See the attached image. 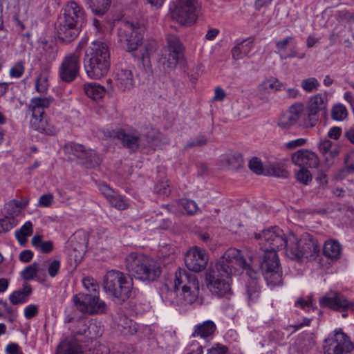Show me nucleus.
<instances>
[{"mask_svg": "<svg viewBox=\"0 0 354 354\" xmlns=\"http://www.w3.org/2000/svg\"><path fill=\"white\" fill-rule=\"evenodd\" d=\"M254 238L264 251L260 267L267 284L273 286L281 285L282 272L276 250L283 248L286 235L279 227L273 226L255 233Z\"/></svg>", "mask_w": 354, "mask_h": 354, "instance_id": "obj_1", "label": "nucleus"}, {"mask_svg": "<svg viewBox=\"0 0 354 354\" xmlns=\"http://www.w3.org/2000/svg\"><path fill=\"white\" fill-rule=\"evenodd\" d=\"M245 266L246 261L241 252L236 248L228 249L215 266L207 272V288L219 297L230 295L231 276L236 272L237 267Z\"/></svg>", "mask_w": 354, "mask_h": 354, "instance_id": "obj_2", "label": "nucleus"}, {"mask_svg": "<svg viewBox=\"0 0 354 354\" xmlns=\"http://www.w3.org/2000/svg\"><path fill=\"white\" fill-rule=\"evenodd\" d=\"M86 22V13L82 6L75 1H70L61 10L57 21V32L59 38L71 42L80 34Z\"/></svg>", "mask_w": 354, "mask_h": 354, "instance_id": "obj_3", "label": "nucleus"}, {"mask_svg": "<svg viewBox=\"0 0 354 354\" xmlns=\"http://www.w3.org/2000/svg\"><path fill=\"white\" fill-rule=\"evenodd\" d=\"M118 41L133 52L134 57L142 59L144 64L149 62L150 56L156 51L154 43L142 42V35L140 29L133 23L122 21L118 28Z\"/></svg>", "mask_w": 354, "mask_h": 354, "instance_id": "obj_4", "label": "nucleus"}, {"mask_svg": "<svg viewBox=\"0 0 354 354\" xmlns=\"http://www.w3.org/2000/svg\"><path fill=\"white\" fill-rule=\"evenodd\" d=\"M84 68L88 77L98 80L104 77L110 69L109 46L101 41H93L86 48L84 56Z\"/></svg>", "mask_w": 354, "mask_h": 354, "instance_id": "obj_5", "label": "nucleus"}, {"mask_svg": "<svg viewBox=\"0 0 354 354\" xmlns=\"http://www.w3.org/2000/svg\"><path fill=\"white\" fill-rule=\"evenodd\" d=\"M103 289L108 296L120 301L134 298L137 289L133 288V279L122 272L111 270L104 277Z\"/></svg>", "mask_w": 354, "mask_h": 354, "instance_id": "obj_6", "label": "nucleus"}, {"mask_svg": "<svg viewBox=\"0 0 354 354\" xmlns=\"http://www.w3.org/2000/svg\"><path fill=\"white\" fill-rule=\"evenodd\" d=\"M125 267L129 274L143 281H153L160 274L156 261L142 253H130L125 258Z\"/></svg>", "mask_w": 354, "mask_h": 354, "instance_id": "obj_7", "label": "nucleus"}, {"mask_svg": "<svg viewBox=\"0 0 354 354\" xmlns=\"http://www.w3.org/2000/svg\"><path fill=\"white\" fill-rule=\"evenodd\" d=\"M73 301L75 308L84 315L103 314L107 310L106 303L97 294L80 292L73 295Z\"/></svg>", "mask_w": 354, "mask_h": 354, "instance_id": "obj_8", "label": "nucleus"}, {"mask_svg": "<svg viewBox=\"0 0 354 354\" xmlns=\"http://www.w3.org/2000/svg\"><path fill=\"white\" fill-rule=\"evenodd\" d=\"M198 8L196 0H179L171 12L172 19L183 26H191L197 19Z\"/></svg>", "mask_w": 354, "mask_h": 354, "instance_id": "obj_9", "label": "nucleus"}, {"mask_svg": "<svg viewBox=\"0 0 354 354\" xmlns=\"http://www.w3.org/2000/svg\"><path fill=\"white\" fill-rule=\"evenodd\" d=\"M63 151L68 158L74 156L80 160L84 164L92 167L97 166L101 162L100 156L91 149H86L84 145L75 142H68L63 146Z\"/></svg>", "mask_w": 354, "mask_h": 354, "instance_id": "obj_10", "label": "nucleus"}, {"mask_svg": "<svg viewBox=\"0 0 354 354\" xmlns=\"http://www.w3.org/2000/svg\"><path fill=\"white\" fill-rule=\"evenodd\" d=\"M80 52L76 50L64 57L58 69V75L60 80L70 83L77 78L80 69Z\"/></svg>", "mask_w": 354, "mask_h": 354, "instance_id": "obj_11", "label": "nucleus"}, {"mask_svg": "<svg viewBox=\"0 0 354 354\" xmlns=\"http://www.w3.org/2000/svg\"><path fill=\"white\" fill-rule=\"evenodd\" d=\"M325 342L324 354H354L353 344L342 330H335Z\"/></svg>", "mask_w": 354, "mask_h": 354, "instance_id": "obj_12", "label": "nucleus"}, {"mask_svg": "<svg viewBox=\"0 0 354 354\" xmlns=\"http://www.w3.org/2000/svg\"><path fill=\"white\" fill-rule=\"evenodd\" d=\"M167 54H163L159 59L164 69L173 68L178 63L183 46L178 36L169 34L167 37Z\"/></svg>", "mask_w": 354, "mask_h": 354, "instance_id": "obj_13", "label": "nucleus"}, {"mask_svg": "<svg viewBox=\"0 0 354 354\" xmlns=\"http://www.w3.org/2000/svg\"><path fill=\"white\" fill-rule=\"evenodd\" d=\"M115 138L131 152L137 151L140 147H151V142L153 140V137L149 138L148 135L141 136L136 132H126L124 130L117 131Z\"/></svg>", "mask_w": 354, "mask_h": 354, "instance_id": "obj_14", "label": "nucleus"}, {"mask_svg": "<svg viewBox=\"0 0 354 354\" xmlns=\"http://www.w3.org/2000/svg\"><path fill=\"white\" fill-rule=\"evenodd\" d=\"M207 262L208 257L205 250L198 247L190 248L185 256L186 267L195 272L203 270L206 268Z\"/></svg>", "mask_w": 354, "mask_h": 354, "instance_id": "obj_15", "label": "nucleus"}, {"mask_svg": "<svg viewBox=\"0 0 354 354\" xmlns=\"http://www.w3.org/2000/svg\"><path fill=\"white\" fill-rule=\"evenodd\" d=\"M319 304L322 307H328L337 311H345L353 309L354 303L347 300L341 293L331 291L320 298Z\"/></svg>", "mask_w": 354, "mask_h": 354, "instance_id": "obj_16", "label": "nucleus"}, {"mask_svg": "<svg viewBox=\"0 0 354 354\" xmlns=\"http://www.w3.org/2000/svg\"><path fill=\"white\" fill-rule=\"evenodd\" d=\"M301 120H306V111L303 104H295L281 114L277 124L281 128L288 129Z\"/></svg>", "mask_w": 354, "mask_h": 354, "instance_id": "obj_17", "label": "nucleus"}, {"mask_svg": "<svg viewBox=\"0 0 354 354\" xmlns=\"http://www.w3.org/2000/svg\"><path fill=\"white\" fill-rule=\"evenodd\" d=\"M99 189L111 206L118 210H124L128 208L127 198L113 190L107 184H100Z\"/></svg>", "mask_w": 354, "mask_h": 354, "instance_id": "obj_18", "label": "nucleus"}, {"mask_svg": "<svg viewBox=\"0 0 354 354\" xmlns=\"http://www.w3.org/2000/svg\"><path fill=\"white\" fill-rule=\"evenodd\" d=\"M115 85L121 92H129L136 86V80L131 70L121 68L114 75Z\"/></svg>", "mask_w": 354, "mask_h": 354, "instance_id": "obj_19", "label": "nucleus"}, {"mask_svg": "<svg viewBox=\"0 0 354 354\" xmlns=\"http://www.w3.org/2000/svg\"><path fill=\"white\" fill-rule=\"evenodd\" d=\"M246 271V274L250 277V281L246 285V293L249 304L255 302L259 297L260 287L257 282L259 276V272L253 269L247 262L246 266L240 267Z\"/></svg>", "mask_w": 354, "mask_h": 354, "instance_id": "obj_20", "label": "nucleus"}, {"mask_svg": "<svg viewBox=\"0 0 354 354\" xmlns=\"http://www.w3.org/2000/svg\"><path fill=\"white\" fill-rule=\"evenodd\" d=\"M292 161L295 165L305 168H315L319 163L317 154L307 149L296 151L292 156Z\"/></svg>", "mask_w": 354, "mask_h": 354, "instance_id": "obj_21", "label": "nucleus"}, {"mask_svg": "<svg viewBox=\"0 0 354 354\" xmlns=\"http://www.w3.org/2000/svg\"><path fill=\"white\" fill-rule=\"evenodd\" d=\"M302 239L299 238L292 232L286 235L283 248H286V256L292 260H300L302 259Z\"/></svg>", "mask_w": 354, "mask_h": 354, "instance_id": "obj_22", "label": "nucleus"}, {"mask_svg": "<svg viewBox=\"0 0 354 354\" xmlns=\"http://www.w3.org/2000/svg\"><path fill=\"white\" fill-rule=\"evenodd\" d=\"M328 104L327 96L324 94L318 93L311 97L308 105V113L306 118L309 121H316V115L319 111L326 112Z\"/></svg>", "mask_w": 354, "mask_h": 354, "instance_id": "obj_23", "label": "nucleus"}, {"mask_svg": "<svg viewBox=\"0 0 354 354\" xmlns=\"http://www.w3.org/2000/svg\"><path fill=\"white\" fill-rule=\"evenodd\" d=\"M174 289L176 292L199 283L196 276L184 269L178 268L175 272Z\"/></svg>", "mask_w": 354, "mask_h": 354, "instance_id": "obj_24", "label": "nucleus"}, {"mask_svg": "<svg viewBox=\"0 0 354 354\" xmlns=\"http://www.w3.org/2000/svg\"><path fill=\"white\" fill-rule=\"evenodd\" d=\"M58 48L55 44H49L47 41L43 42L39 50V62L44 67L50 68L51 64L57 58Z\"/></svg>", "mask_w": 354, "mask_h": 354, "instance_id": "obj_25", "label": "nucleus"}, {"mask_svg": "<svg viewBox=\"0 0 354 354\" xmlns=\"http://www.w3.org/2000/svg\"><path fill=\"white\" fill-rule=\"evenodd\" d=\"M302 241V258H306L309 260L315 259L320 251V247L317 241L310 234L304 236Z\"/></svg>", "mask_w": 354, "mask_h": 354, "instance_id": "obj_26", "label": "nucleus"}, {"mask_svg": "<svg viewBox=\"0 0 354 354\" xmlns=\"http://www.w3.org/2000/svg\"><path fill=\"white\" fill-rule=\"evenodd\" d=\"M53 100V98L50 97H32L28 106L32 118L44 116V110L50 106Z\"/></svg>", "mask_w": 354, "mask_h": 354, "instance_id": "obj_27", "label": "nucleus"}, {"mask_svg": "<svg viewBox=\"0 0 354 354\" xmlns=\"http://www.w3.org/2000/svg\"><path fill=\"white\" fill-rule=\"evenodd\" d=\"M216 330L215 323L212 320H207L194 326L192 337L209 339L213 337Z\"/></svg>", "mask_w": 354, "mask_h": 354, "instance_id": "obj_28", "label": "nucleus"}, {"mask_svg": "<svg viewBox=\"0 0 354 354\" xmlns=\"http://www.w3.org/2000/svg\"><path fill=\"white\" fill-rule=\"evenodd\" d=\"M200 286L199 283L187 288L176 292L178 296V302L181 305L192 304L198 298Z\"/></svg>", "mask_w": 354, "mask_h": 354, "instance_id": "obj_29", "label": "nucleus"}, {"mask_svg": "<svg viewBox=\"0 0 354 354\" xmlns=\"http://www.w3.org/2000/svg\"><path fill=\"white\" fill-rule=\"evenodd\" d=\"M32 127L45 135L55 136L57 133V129L53 124L47 120L44 116L32 118L31 121Z\"/></svg>", "mask_w": 354, "mask_h": 354, "instance_id": "obj_30", "label": "nucleus"}, {"mask_svg": "<svg viewBox=\"0 0 354 354\" xmlns=\"http://www.w3.org/2000/svg\"><path fill=\"white\" fill-rule=\"evenodd\" d=\"M118 330L124 336L132 335L137 332L136 322L126 316H121L117 322Z\"/></svg>", "mask_w": 354, "mask_h": 354, "instance_id": "obj_31", "label": "nucleus"}, {"mask_svg": "<svg viewBox=\"0 0 354 354\" xmlns=\"http://www.w3.org/2000/svg\"><path fill=\"white\" fill-rule=\"evenodd\" d=\"M96 15H104L109 10L111 0H83Z\"/></svg>", "mask_w": 354, "mask_h": 354, "instance_id": "obj_32", "label": "nucleus"}, {"mask_svg": "<svg viewBox=\"0 0 354 354\" xmlns=\"http://www.w3.org/2000/svg\"><path fill=\"white\" fill-rule=\"evenodd\" d=\"M86 95L93 100L102 99L105 95V88L95 82L86 83L84 85Z\"/></svg>", "mask_w": 354, "mask_h": 354, "instance_id": "obj_33", "label": "nucleus"}, {"mask_svg": "<svg viewBox=\"0 0 354 354\" xmlns=\"http://www.w3.org/2000/svg\"><path fill=\"white\" fill-rule=\"evenodd\" d=\"M323 252L328 259L337 260L341 256L342 248L338 241H328L324 243Z\"/></svg>", "mask_w": 354, "mask_h": 354, "instance_id": "obj_34", "label": "nucleus"}, {"mask_svg": "<svg viewBox=\"0 0 354 354\" xmlns=\"http://www.w3.org/2000/svg\"><path fill=\"white\" fill-rule=\"evenodd\" d=\"M31 243L37 251L44 254L50 253L54 248L53 243L51 241H44L40 234L35 235L32 238Z\"/></svg>", "mask_w": 354, "mask_h": 354, "instance_id": "obj_35", "label": "nucleus"}, {"mask_svg": "<svg viewBox=\"0 0 354 354\" xmlns=\"http://www.w3.org/2000/svg\"><path fill=\"white\" fill-rule=\"evenodd\" d=\"M252 46V43L247 40L238 44L232 50L233 59L236 60L243 59L251 52Z\"/></svg>", "mask_w": 354, "mask_h": 354, "instance_id": "obj_36", "label": "nucleus"}, {"mask_svg": "<svg viewBox=\"0 0 354 354\" xmlns=\"http://www.w3.org/2000/svg\"><path fill=\"white\" fill-rule=\"evenodd\" d=\"M283 84L277 78L270 77L263 80L259 85V90L261 93H271L281 89Z\"/></svg>", "mask_w": 354, "mask_h": 354, "instance_id": "obj_37", "label": "nucleus"}, {"mask_svg": "<svg viewBox=\"0 0 354 354\" xmlns=\"http://www.w3.org/2000/svg\"><path fill=\"white\" fill-rule=\"evenodd\" d=\"M48 68L44 67L36 79L35 89L37 92L45 93L49 87Z\"/></svg>", "mask_w": 354, "mask_h": 354, "instance_id": "obj_38", "label": "nucleus"}, {"mask_svg": "<svg viewBox=\"0 0 354 354\" xmlns=\"http://www.w3.org/2000/svg\"><path fill=\"white\" fill-rule=\"evenodd\" d=\"M33 227L31 221H26L19 230L15 232V237L21 245H24L27 241V237L32 234Z\"/></svg>", "mask_w": 354, "mask_h": 354, "instance_id": "obj_39", "label": "nucleus"}, {"mask_svg": "<svg viewBox=\"0 0 354 354\" xmlns=\"http://www.w3.org/2000/svg\"><path fill=\"white\" fill-rule=\"evenodd\" d=\"M82 285L84 288L92 294L99 295L100 287L95 279L91 277H86L82 279Z\"/></svg>", "mask_w": 354, "mask_h": 354, "instance_id": "obj_40", "label": "nucleus"}, {"mask_svg": "<svg viewBox=\"0 0 354 354\" xmlns=\"http://www.w3.org/2000/svg\"><path fill=\"white\" fill-rule=\"evenodd\" d=\"M47 271L49 276L52 278L55 277L61 267V261L56 259H48L46 261Z\"/></svg>", "mask_w": 354, "mask_h": 354, "instance_id": "obj_41", "label": "nucleus"}, {"mask_svg": "<svg viewBox=\"0 0 354 354\" xmlns=\"http://www.w3.org/2000/svg\"><path fill=\"white\" fill-rule=\"evenodd\" d=\"M295 178L298 182L304 185H308L312 181V175L305 167H300L295 174Z\"/></svg>", "mask_w": 354, "mask_h": 354, "instance_id": "obj_42", "label": "nucleus"}, {"mask_svg": "<svg viewBox=\"0 0 354 354\" xmlns=\"http://www.w3.org/2000/svg\"><path fill=\"white\" fill-rule=\"evenodd\" d=\"M227 162L230 169H237L243 165V156L239 153L230 155L227 157Z\"/></svg>", "mask_w": 354, "mask_h": 354, "instance_id": "obj_43", "label": "nucleus"}, {"mask_svg": "<svg viewBox=\"0 0 354 354\" xmlns=\"http://www.w3.org/2000/svg\"><path fill=\"white\" fill-rule=\"evenodd\" d=\"M331 117L335 120L341 121L347 117V110L342 104L334 106L331 110Z\"/></svg>", "mask_w": 354, "mask_h": 354, "instance_id": "obj_44", "label": "nucleus"}, {"mask_svg": "<svg viewBox=\"0 0 354 354\" xmlns=\"http://www.w3.org/2000/svg\"><path fill=\"white\" fill-rule=\"evenodd\" d=\"M320 86L319 82L315 77L304 79L301 82V88L306 92H312Z\"/></svg>", "mask_w": 354, "mask_h": 354, "instance_id": "obj_45", "label": "nucleus"}, {"mask_svg": "<svg viewBox=\"0 0 354 354\" xmlns=\"http://www.w3.org/2000/svg\"><path fill=\"white\" fill-rule=\"evenodd\" d=\"M24 71V62L19 61L16 62L10 69L9 75L12 78H19L23 75Z\"/></svg>", "mask_w": 354, "mask_h": 354, "instance_id": "obj_46", "label": "nucleus"}, {"mask_svg": "<svg viewBox=\"0 0 354 354\" xmlns=\"http://www.w3.org/2000/svg\"><path fill=\"white\" fill-rule=\"evenodd\" d=\"M338 19L344 23H347L351 26L354 24V13L348 10H343L339 11L337 14Z\"/></svg>", "mask_w": 354, "mask_h": 354, "instance_id": "obj_47", "label": "nucleus"}, {"mask_svg": "<svg viewBox=\"0 0 354 354\" xmlns=\"http://www.w3.org/2000/svg\"><path fill=\"white\" fill-rule=\"evenodd\" d=\"M16 225L14 218L6 216L0 220V234L10 230Z\"/></svg>", "mask_w": 354, "mask_h": 354, "instance_id": "obj_48", "label": "nucleus"}, {"mask_svg": "<svg viewBox=\"0 0 354 354\" xmlns=\"http://www.w3.org/2000/svg\"><path fill=\"white\" fill-rule=\"evenodd\" d=\"M37 271V267L35 263L29 265L22 271V277L25 280H32L36 276Z\"/></svg>", "mask_w": 354, "mask_h": 354, "instance_id": "obj_49", "label": "nucleus"}, {"mask_svg": "<svg viewBox=\"0 0 354 354\" xmlns=\"http://www.w3.org/2000/svg\"><path fill=\"white\" fill-rule=\"evenodd\" d=\"M10 301L13 305H17L26 301L27 298L25 294L19 290L14 291L9 297Z\"/></svg>", "mask_w": 354, "mask_h": 354, "instance_id": "obj_50", "label": "nucleus"}, {"mask_svg": "<svg viewBox=\"0 0 354 354\" xmlns=\"http://www.w3.org/2000/svg\"><path fill=\"white\" fill-rule=\"evenodd\" d=\"M181 205L188 214H194L198 210L197 204L192 200L183 199Z\"/></svg>", "mask_w": 354, "mask_h": 354, "instance_id": "obj_51", "label": "nucleus"}, {"mask_svg": "<svg viewBox=\"0 0 354 354\" xmlns=\"http://www.w3.org/2000/svg\"><path fill=\"white\" fill-rule=\"evenodd\" d=\"M6 209L7 214L12 218H15V216L19 214L21 210L17 203V200H12L6 205Z\"/></svg>", "mask_w": 354, "mask_h": 354, "instance_id": "obj_52", "label": "nucleus"}, {"mask_svg": "<svg viewBox=\"0 0 354 354\" xmlns=\"http://www.w3.org/2000/svg\"><path fill=\"white\" fill-rule=\"evenodd\" d=\"M249 168L257 174H261L263 171L261 160L257 157L252 158L249 162Z\"/></svg>", "mask_w": 354, "mask_h": 354, "instance_id": "obj_53", "label": "nucleus"}, {"mask_svg": "<svg viewBox=\"0 0 354 354\" xmlns=\"http://www.w3.org/2000/svg\"><path fill=\"white\" fill-rule=\"evenodd\" d=\"M295 41V38L292 36H287L281 40L277 41L275 42L276 53H279L280 52L287 49L288 45Z\"/></svg>", "mask_w": 354, "mask_h": 354, "instance_id": "obj_54", "label": "nucleus"}, {"mask_svg": "<svg viewBox=\"0 0 354 354\" xmlns=\"http://www.w3.org/2000/svg\"><path fill=\"white\" fill-rule=\"evenodd\" d=\"M207 354H227L228 348L221 344H216L212 348L207 349Z\"/></svg>", "mask_w": 354, "mask_h": 354, "instance_id": "obj_55", "label": "nucleus"}, {"mask_svg": "<svg viewBox=\"0 0 354 354\" xmlns=\"http://www.w3.org/2000/svg\"><path fill=\"white\" fill-rule=\"evenodd\" d=\"M207 143V138L203 135H198L196 138H194L192 140L187 142L186 145V148H189L192 147H199L205 145Z\"/></svg>", "mask_w": 354, "mask_h": 354, "instance_id": "obj_56", "label": "nucleus"}, {"mask_svg": "<svg viewBox=\"0 0 354 354\" xmlns=\"http://www.w3.org/2000/svg\"><path fill=\"white\" fill-rule=\"evenodd\" d=\"M38 307L35 304H30L24 308V316L27 319H32L38 314Z\"/></svg>", "mask_w": 354, "mask_h": 354, "instance_id": "obj_57", "label": "nucleus"}, {"mask_svg": "<svg viewBox=\"0 0 354 354\" xmlns=\"http://www.w3.org/2000/svg\"><path fill=\"white\" fill-rule=\"evenodd\" d=\"M295 306L296 307H299L301 309L308 311L310 309L313 308V304L310 299L306 300L303 298H299L295 301Z\"/></svg>", "mask_w": 354, "mask_h": 354, "instance_id": "obj_58", "label": "nucleus"}, {"mask_svg": "<svg viewBox=\"0 0 354 354\" xmlns=\"http://www.w3.org/2000/svg\"><path fill=\"white\" fill-rule=\"evenodd\" d=\"M53 201V196L51 194L41 196L39 200V205L44 207H50Z\"/></svg>", "mask_w": 354, "mask_h": 354, "instance_id": "obj_59", "label": "nucleus"}, {"mask_svg": "<svg viewBox=\"0 0 354 354\" xmlns=\"http://www.w3.org/2000/svg\"><path fill=\"white\" fill-rule=\"evenodd\" d=\"M344 162L349 173L354 172V150L344 158Z\"/></svg>", "mask_w": 354, "mask_h": 354, "instance_id": "obj_60", "label": "nucleus"}, {"mask_svg": "<svg viewBox=\"0 0 354 354\" xmlns=\"http://www.w3.org/2000/svg\"><path fill=\"white\" fill-rule=\"evenodd\" d=\"M306 142V140L304 138H297L286 142L285 145L288 149H294L297 147L303 146Z\"/></svg>", "mask_w": 354, "mask_h": 354, "instance_id": "obj_61", "label": "nucleus"}, {"mask_svg": "<svg viewBox=\"0 0 354 354\" xmlns=\"http://www.w3.org/2000/svg\"><path fill=\"white\" fill-rule=\"evenodd\" d=\"M272 174L274 176L279 178H287L288 173L283 168L279 165H273L272 167Z\"/></svg>", "mask_w": 354, "mask_h": 354, "instance_id": "obj_62", "label": "nucleus"}, {"mask_svg": "<svg viewBox=\"0 0 354 354\" xmlns=\"http://www.w3.org/2000/svg\"><path fill=\"white\" fill-rule=\"evenodd\" d=\"M341 134L342 129L338 127H331L328 132V138L334 140H337L340 137Z\"/></svg>", "mask_w": 354, "mask_h": 354, "instance_id": "obj_63", "label": "nucleus"}, {"mask_svg": "<svg viewBox=\"0 0 354 354\" xmlns=\"http://www.w3.org/2000/svg\"><path fill=\"white\" fill-rule=\"evenodd\" d=\"M6 352L8 354H20L23 353L20 351L19 346L16 343L8 344L6 348Z\"/></svg>", "mask_w": 354, "mask_h": 354, "instance_id": "obj_64", "label": "nucleus"}]
</instances>
